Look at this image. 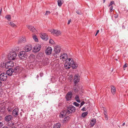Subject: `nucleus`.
Here are the masks:
<instances>
[{
	"mask_svg": "<svg viewBox=\"0 0 128 128\" xmlns=\"http://www.w3.org/2000/svg\"><path fill=\"white\" fill-rule=\"evenodd\" d=\"M64 66L65 68L66 69L70 68L71 66L73 68H76L77 67L78 65L74 62L72 59L69 58L66 60Z\"/></svg>",
	"mask_w": 128,
	"mask_h": 128,
	"instance_id": "1",
	"label": "nucleus"
},
{
	"mask_svg": "<svg viewBox=\"0 0 128 128\" xmlns=\"http://www.w3.org/2000/svg\"><path fill=\"white\" fill-rule=\"evenodd\" d=\"M16 64V63H14L12 61H9L6 63H4L1 64V66L3 68H6V69L8 68V70H9L10 68L11 67H13Z\"/></svg>",
	"mask_w": 128,
	"mask_h": 128,
	"instance_id": "2",
	"label": "nucleus"
},
{
	"mask_svg": "<svg viewBox=\"0 0 128 128\" xmlns=\"http://www.w3.org/2000/svg\"><path fill=\"white\" fill-rule=\"evenodd\" d=\"M9 70H8L6 72H20L23 71V68L19 66H16L14 69L11 68H10Z\"/></svg>",
	"mask_w": 128,
	"mask_h": 128,
	"instance_id": "3",
	"label": "nucleus"
},
{
	"mask_svg": "<svg viewBox=\"0 0 128 128\" xmlns=\"http://www.w3.org/2000/svg\"><path fill=\"white\" fill-rule=\"evenodd\" d=\"M16 54L14 52H10L8 56V59L10 60H13L16 58Z\"/></svg>",
	"mask_w": 128,
	"mask_h": 128,
	"instance_id": "4",
	"label": "nucleus"
},
{
	"mask_svg": "<svg viewBox=\"0 0 128 128\" xmlns=\"http://www.w3.org/2000/svg\"><path fill=\"white\" fill-rule=\"evenodd\" d=\"M76 110V108L74 106L72 105L69 106L67 108V113L70 114L74 112Z\"/></svg>",
	"mask_w": 128,
	"mask_h": 128,
	"instance_id": "5",
	"label": "nucleus"
},
{
	"mask_svg": "<svg viewBox=\"0 0 128 128\" xmlns=\"http://www.w3.org/2000/svg\"><path fill=\"white\" fill-rule=\"evenodd\" d=\"M49 31L52 34L57 36L60 35L62 34L61 31L57 30L52 29L50 30Z\"/></svg>",
	"mask_w": 128,
	"mask_h": 128,
	"instance_id": "6",
	"label": "nucleus"
},
{
	"mask_svg": "<svg viewBox=\"0 0 128 128\" xmlns=\"http://www.w3.org/2000/svg\"><path fill=\"white\" fill-rule=\"evenodd\" d=\"M61 50V48L60 46H56L54 49V50L55 52V53H54L53 54L54 57H56L57 56L56 54H58L60 53Z\"/></svg>",
	"mask_w": 128,
	"mask_h": 128,
	"instance_id": "7",
	"label": "nucleus"
},
{
	"mask_svg": "<svg viewBox=\"0 0 128 128\" xmlns=\"http://www.w3.org/2000/svg\"><path fill=\"white\" fill-rule=\"evenodd\" d=\"M80 88L78 84H74L73 87V89L74 91L75 92H80V90L81 92H80V93H81L83 92L82 90H80Z\"/></svg>",
	"mask_w": 128,
	"mask_h": 128,
	"instance_id": "8",
	"label": "nucleus"
},
{
	"mask_svg": "<svg viewBox=\"0 0 128 128\" xmlns=\"http://www.w3.org/2000/svg\"><path fill=\"white\" fill-rule=\"evenodd\" d=\"M19 56L21 59L25 60L26 58L27 54L25 52L22 51L20 52Z\"/></svg>",
	"mask_w": 128,
	"mask_h": 128,
	"instance_id": "9",
	"label": "nucleus"
},
{
	"mask_svg": "<svg viewBox=\"0 0 128 128\" xmlns=\"http://www.w3.org/2000/svg\"><path fill=\"white\" fill-rule=\"evenodd\" d=\"M7 75L6 73L2 72L0 75V79L1 81H4L6 80Z\"/></svg>",
	"mask_w": 128,
	"mask_h": 128,
	"instance_id": "10",
	"label": "nucleus"
},
{
	"mask_svg": "<svg viewBox=\"0 0 128 128\" xmlns=\"http://www.w3.org/2000/svg\"><path fill=\"white\" fill-rule=\"evenodd\" d=\"M80 76L78 75H75L74 76V84H77L80 81Z\"/></svg>",
	"mask_w": 128,
	"mask_h": 128,
	"instance_id": "11",
	"label": "nucleus"
},
{
	"mask_svg": "<svg viewBox=\"0 0 128 128\" xmlns=\"http://www.w3.org/2000/svg\"><path fill=\"white\" fill-rule=\"evenodd\" d=\"M72 94L71 92H68L66 96V98L67 101H69L72 98Z\"/></svg>",
	"mask_w": 128,
	"mask_h": 128,
	"instance_id": "12",
	"label": "nucleus"
},
{
	"mask_svg": "<svg viewBox=\"0 0 128 128\" xmlns=\"http://www.w3.org/2000/svg\"><path fill=\"white\" fill-rule=\"evenodd\" d=\"M40 46L39 44H37L33 48V52L35 53L38 52L40 50Z\"/></svg>",
	"mask_w": 128,
	"mask_h": 128,
	"instance_id": "13",
	"label": "nucleus"
},
{
	"mask_svg": "<svg viewBox=\"0 0 128 128\" xmlns=\"http://www.w3.org/2000/svg\"><path fill=\"white\" fill-rule=\"evenodd\" d=\"M41 38L43 40H47L48 39V35L45 33L41 34L40 35Z\"/></svg>",
	"mask_w": 128,
	"mask_h": 128,
	"instance_id": "14",
	"label": "nucleus"
},
{
	"mask_svg": "<svg viewBox=\"0 0 128 128\" xmlns=\"http://www.w3.org/2000/svg\"><path fill=\"white\" fill-rule=\"evenodd\" d=\"M52 49L51 47H49L47 48L45 50V53L47 55L50 54L52 52Z\"/></svg>",
	"mask_w": 128,
	"mask_h": 128,
	"instance_id": "15",
	"label": "nucleus"
},
{
	"mask_svg": "<svg viewBox=\"0 0 128 128\" xmlns=\"http://www.w3.org/2000/svg\"><path fill=\"white\" fill-rule=\"evenodd\" d=\"M19 109L18 108H15L13 110L12 112V115L15 117L17 116L18 115Z\"/></svg>",
	"mask_w": 128,
	"mask_h": 128,
	"instance_id": "16",
	"label": "nucleus"
},
{
	"mask_svg": "<svg viewBox=\"0 0 128 128\" xmlns=\"http://www.w3.org/2000/svg\"><path fill=\"white\" fill-rule=\"evenodd\" d=\"M26 26L28 29L32 32H35L36 31V29L33 26L28 25H27Z\"/></svg>",
	"mask_w": 128,
	"mask_h": 128,
	"instance_id": "17",
	"label": "nucleus"
},
{
	"mask_svg": "<svg viewBox=\"0 0 128 128\" xmlns=\"http://www.w3.org/2000/svg\"><path fill=\"white\" fill-rule=\"evenodd\" d=\"M67 55L66 54L63 53L60 56V59H62L63 61L65 60L67 58Z\"/></svg>",
	"mask_w": 128,
	"mask_h": 128,
	"instance_id": "18",
	"label": "nucleus"
},
{
	"mask_svg": "<svg viewBox=\"0 0 128 128\" xmlns=\"http://www.w3.org/2000/svg\"><path fill=\"white\" fill-rule=\"evenodd\" d=\"M26 38L24 37H21L19 38L18 41V43H24L26 42Z\"/></svg>",
	"mask_w": 128,
	"mask_h": 128,
	"instance_id": "19",
	"label": "nucleus"
},
{
	"mask_svg": "<svg viewBox=\"0 0 128 128\" xmlns=\"http://www.w3.org/2000/svg\"><path fill=\"white\" fill-rule=\"evenodd\" d=\"M32 46L31 45L27 46L25 47L24 50L26 52H28L30 51L32 49Z\"/></svg>",
	"mask_w": 128,
	"mask_h": 128,
	"instance_id": "20",
	"label": "nucleus"
},
{
	"mask_svg": "<svg viewBox=\"0 0 128 128\" xmlns=\"http://www.w3.org/2000/svg\"><path fill=\"white\" fill-rule=\"evenodd\" d=\"M110 87L111 88V92L113 95H114L116 93V88L113 85L111 86Z\"/></svg>",
	"mask_w": 128,
	"mask_h": 128,
	"instance_id": "21",
	"label": "nucleus"
},
{
	"mask_svg": "<svg viewBox=\"0 0 128 128\" xmlns=\"http://www.w3.org/2000/svg\"><path fill=\"white\" fill-rule=\"evenodd\" d=\"M12 116L11 115L6 116L5 118V120L7 122H9L12 118Z\"/></svg>",
	"mask_w": 128,
	"mask_h": 128,
	"instance_id": "22",
	"label": "nucleus"
},
{
	"mask_svg": "<svg viewBox=\"0 0 128 128\" xmlns=\"http://www.w3.org/2000/svg\"><path fill=\"white\" fill-rule=\"evenodd\" d=\"M67 111L66 112L65 110L62 111L60 112V118H63L64 117L66 114Z\"/></svg>",
	"mask_w": 128,
	"mask_h": 128,
	"instance_id": "23",
	"label": "nucleus"
},
{
	"mask_svg": "<svg viewBox=\"0 0 128 128\" xmlns=\"http://www.w3.org/2000/svg\"><path fill=\"white\" fill-rule=\"evenodd\" d=\"M96 122V120L94 118H92L91 120L90 125L92 126H93L95 124Z\"/></svg>",
	"mask_w": 128,
	"mask_h": 128,
	"instance_id": "24",
	"label": "nucleus"
},
{
	"mask_svg": "<svg viewBox=\"0 0 128 128\" xmlns=\"http://www.w3.org/2000/svg\"><path fill=\"white\" fill-rule=\"evenodd\" d=\"M70 118L68 116L66 117L64 119L63 122V123H64L67 122L68 120L70 119Z\"/></svg>",
	"mask_w": 128,
	"mask_h": 128,
	"instance_id": "25",
	"label": "nucleus"
},
{
	"mask_svg": "<svg viewBox=\"0 0 128 128\" xmlns=\"http://www.w3.org/2000/svg\"><path fill=\"white\" fill-rule=\"evenodd\" d=\"M58 6H60L64 3L63 0H58Z\"/></svg>",
	"mask_w": 128,
	"mask_h": 128,
	"instance_id": "26",
	"label": "nucleus"
},
{
	"mask_svg": "<svg viewBox=\"0 0 128 128\" xmlns=\"http://www.w3.org/2000/svg\"><path fill=\"white\" fill-rule=\"evenodd\" d=\"M61 124L59 123H58L56 124L54 126L53 128H60V127Z\"/></svg>",
	"mask_w": 128,
	"mask_h": 128,
	"instance_id": "27",
	"label": "nucleus"
},
{
	"mask_svg": "<svg viewBox=\"0 0 128 128\" xmlns=\"http://www.w3.org/2000/svg\"><path fill=\"white\" fill-rule=\"evenodd\" d=\"M75 99L76 101L78 102V103H80V100L79 99V97L78 95H77L76 96Z\"/></svg>",
	"mask_w": 128,
	"mask_h": 128,
	"instance_id": "28",
	"label": "nucleus"
},
{
	"mask_svg": "<svg viewBox=\"0 0 128 128\" xmlns=\"http://www.w3.org/2000/svg\"><path fill=\"white\" fill-rule=\"evenodd\" d=\"M48 59L47 58H45L43 60V62L44 64H47L49 62L48 61Z\"/></svg>",
	"mask_w": 128,
	"mask_h": 128,
	"instance_id": "29",
	"label": "nucleus"
},
{
	"mask_svg": "<svg viewBox=\"0 0 128 128\" xmlns=\"http://www.w3.org/2000/svg\"><path fill=\"white\" fill-rule=\"evenodd\" d=\"M88 112H84L82 113V114L81 116L82 117H84L86 116L87 114H88Z\"/></svg>",
	"mask_w": 128,
	"mask_h": 128,
	"instance_id": "30",
	"label": "nucleus"
},
{
	"mask_svg": "<svg viewBox=\"0 0 128 128\" xmlns=\"http://www.w3.org/2000/svg\"><path fill=\"white\" fill-rule=\"evenodd\" d=\"M5 18L8 20H10L11 19V16L9 15H7L6 16Z\"/></svg>",
	"mask_w": 128,
	"mask_h": 128,
	"instance_id": "31",
	"label": "nucleus"
},
{
	"mask_svg": "<svg viewBox=\"0 0 128 128\" xmlns=\"http://www.w3.org/2000/svg\"><path fill=\"white\" fill-rule=\"evenodd\" d=\"M33 38L35 41L36 42H37L38 41V40L37 38V36L35 35H34L33 36Z\"/></svg>",
	"mask_w": 128,
	"mask_h": 128,
	"instance_id": "32",
	"label": "nucleus"
},
{
	"mask_svg": "<svg viewBox=\"0 0 128 128\" xmlns=\"http://www.w3.org/2000/svg\"><path fill=\"white\" fill-rule=\"evenodd\" d=\"M73 105L76 107H78L80 106V104L76 102H74L73 104Z\"/></svg>",
	"mask_w": 128,
	"mask_h": 128,
	"instance_id": "33",
	"label": "nucleus"
},
{
	"mask_svg": "<svg viewBox=\"0 0 128 128\" xmlns=\"http://www.w3.org/2000/svg\"><path fill=\"white\" fill-rule=\"evenodd\" d=\"M9 24L12 27H14L16 26L15 24L12 22H10Z\"/></svg>",
	"mask_w": 128,
	"mask_h": 128,
	"instance_id": "34",
	"label": "nucleus"
},
{
	"mask_svg": "<svg viewBox=\"0 0 128 128\" xmlns=\"http://www.w3.org/2000/svg\"><path fill=\"white\" fill-rule=\"evenodd\" d=\"M49 43L51 44H53L54 43V41L52 39H50L49 40Z\"/></svg>",
	"mask_w": 128,
	"mask_h": 128,
	"instance_id": "35",
	"label": "nucleus"
},
{
	"mask_svg": "<svg viewBox=\"0 0 128 128\" xmlns=\"http://www.w3.org/2000/svg\"><path fill=\"white\" fill-rule=\"evenodd\" d=\"M12 109L10 107H8L7 108L9 112H11L12 111Z\"/></svg>",
	"mask_w": 128,
	"mask_h": 128,
	"instance_id": "36",
	"label": "nucleus"
},
{
	"mask_svg": "<svg viewBox=\"0 0 128 128\" xmlns=\"http://www.w3.org/2000/svg\"><path fill=\"white\" fill-rule=\"evenodd\" d=\"M50 14V12L49 11H47L46 12V13L44 15L45 16H47L49 14Z\"/></svg>",
	"mask_w": 128,
	"mask_h": 128,
	"instance_id": "37",
	"label": "nucleus"
},
{
	"mask_svg": "<svg viewBox=\"0 0 128 128\" xmlns=\"http://www.w3.org/2000/svg\"><path fill=\"white\" fill-rule=\"evenodd\" d=\"M114 4V2L113 1H111L110 4L108 6L110 7V6L112 5V4Z\"/></svg>",
	"mask_w": 128,
	"mask_h": 128,
	"instance_id": "38",
	"label": "nucleus"
},
{
	"mask_svg": "<svg viewBox=\"0 0 128 128\" xmlns=\"http://www.w3.org/2000/svg\"><path fill=\"white\" fill-rule=\"evenodd\" d=\"M13 72H5V73H6L9 76H11L12 75V73Z\"/></svg>",
	"mask_w": 128,
	"mask_h": 128,
	"instance_id": "39",
	"label": "nucleus"
},
{
	"mask_svg": "<svg viewBox=\"0 0 128 128\" xmlns=\"http://www.w3.org/2000/svg\"><path fill=\"white\" fill-rule=\"evenodd\" d=\"M76 12L78 14L80 15L81 14V13L80 12L79 10H76Z\"/></svg>",
	"mask_w": 128,
	"mask_h": 128,
	"instance_id": "40",
	"label": "nucleus"
},
{
	"mask_svg": "<svg viewBox=\"0 0 128 128\" xmlns=\"http://www.w3.org/2000/svg\"><path fill=\"white\" fill-rule=\"evenodd\" d=\"M85 103L84 102V101H82V102L80 104V108Z\"/></svg>",
	"mask_w": 128,
	"mask_h": 128,
	"instance_id": "41",
	"label": "nucleus"
},
{
	"mask_svg": "<svg viewBox=\"0 0 128 128\" xmlns=\"http://www.w3.org/2000/svg\"><path fill=\"white\" fill-rule=\"evenodd\" d=\"M86 110L85 107H84L81 110H82L83 111H86Z\"/></svg>",
	"mask_w": 128,
	"mask_h": 128,
	"instance_id": "42",
	"label": "nucleus"
},
{
	"mask_svg": "<svg viewBox=\"0 0 128 128\" xmlns=\"http://www.w3.org/2000/svg\"><path fill=\"white\" fill-rule=\"evenodd\" d=\"M113 8V6H111L110 8V12H112Z\"/></svg>",
	"mask_w": 128,
	"mask_h": 128,
	"instance_id": "43",
	"label": "nucleus"
},
{
	"mask_svg": "<svg viewBox=\"0 0 128 128\" xmlns=\"http://www.w3.org/2000/svg\"><path fill=\"white\" fill-rule=\"evenodd\" d=\"M104 116L106 120H108V117L107 115Z\"/></svg>",
	"mask_w": 128,
	"mask_h": 128,
	"instance_id": "44",
	"label": "nucleus"
},
{
	"mask_svg": "<svg viewBox=\"0 0 128 128\" xmlns=\"http://www.w3.org/2000/svg\"><path fill=\"white\" fill-rule=\"evenodd\" d=\"M3 125V124L2 122H0V128H1L2 127V126Z\"/></svg>",
	"mask_w": 128,
	"mask_h": 128,
	"instance_id": "45",
	"label": "nucleus"
},
{
	"mask_svg": "<svg viewBox=\"0 0 128 128\" xmlns=\"http://www.w3.org/2000/svg\"><path fill=\"white\" fill-rule=\"evenodd\" d=\"M40 77H42L43 76V73L42 72H40Z\"/></svg>",
	"mask_w": 128,
	"mask_h": 128,
	"instance_id": "46",
	"label": "nucleus"
},
{
	"mask_svg": "<svg viewBox=\"0 0 128 128\" xmlns=\"http://www.w3.org/2000/svg\"><path fill=\"white\" fill-rule=\"evenodd\" d=\"M71 21V19H70L69 20L68 23V24H69L70 23V22Z\"/></svg>",
	"mask_w": 128,
	"mask_h": 128,
	"instance_id": "47",
	"label": "nucleus"
},
{
	"mask_svg": "<svg viewBox=\"0 0 128 128\" xmlns=\"http://www.w3.org/2000/svg\"><path fill=\"white\" fill-rule=\"evenodd\" d=\"M2 90L0 88V95L2 94Z\"/></svg>",
	"mask_w": 128,
	"mask_h": 128,
	"instance_id": "48",
	"label": "nucleus"
},
{
	"mask_svg": "<svg viewBox=\"0 0 128 128\" xmlns=\"http://www.w3.org/2000/svg\"><path fill=\"white\" fill-rule=\"evenodd\" d=\"M127 67V65H126V64H125L124 65V66H123V67L124 68H126V67Z\"/></svg>",
	"mask_w": 128,
	"mask_h": 128,
	"instance_id": "49",
	"label": "nucleus"
},
{
	"mask_svg": "<svg viewBox=\"0 0 128 128\" xmlns=\"http://www.w3.org/2000/svg\"><path fill=\"white\" fill-rule=\"evenodd\" d=\"M104 116L107 115L106 112L105 111L104 112Z\"/></svg>",
	"mask_w": 128,
	"mask_h": 128,
	"instance_id": "50",
	"label": "nucleus"
},
{
	"mask_svg": "<svg viewBox=\"0 0 128 128\" xmlns=\"http://www.w3.org/2000/svg\"><path fill=\"white\" fill-rule=\"evenodd\" d=\"M43 53H41L39 55V56H42L43 55Z\"/></svg>",
	"mask_w": 128,
	"mask_h": 128,
	"instance_id": "51",
	"label": "nucleus"
},
{
	"mask_svg": "<svg viewBox=\"0 0 128 128\" xmlns=\"http://www.w3.org/2000/svg\"><path fill=\"white\" fill-rule=\"evenodd\" d=\"M56 78V77H54L53 76V77L52 78H51V79L52 80L53 79V78H55V80L56 81V78Z\"/></svg>",
	"mask_w": 128,
	"mask_h": 128,
	"instance_id": "52",
	"label": "nucleus"
},
{
	"mask_svg": "<svg viewBox=\"0 0 128 128\" xmlns=\"http://www.w3.org/2000/svg\"><path fill=\"white\" fill-rule=\"evenodd\" d=\"M2 8L1 9L0 11V14H1V13L2 12Z\"/></svg>",
	"mask_w": 128,
	"mask_h": 128,
	"instance_id": "53",
	"label": "nucleus"
},
{
	"mask_svg": "<svg viewBox=\"0 0 128 128\" xmlns=\"http://www.w3.org/2000/svg\"><path fill=\"white\" fill-rule=\"evenodd\" d=\"M99 32V30H98L97 31V32H96V34H97Z\"/></svg>",
	"mask_w": 128,
	"mask_h": 128,
	"instance_id": "54",
	"label": "nucleus"
},
{
	"mask_svg": "<svg viewBox=\"0 0 128 128\" xmlns=\"http://www.w3.org/2000/svg\"><path fill=\"white\" fill-rule=\"evenodd\" d=\"M2 82H1V81L0 80V87L2 85Z\"/></svg>",
	"mask_w": 128,
	"mask_h": 128,
	"instance_id": "55",
	"label": "nucleus"
},
{
	"mask_svg": "<svg viewBox=\"0 0 128 128\" xmlns=\"http://www.w3.org/2000/svg\"><path fill=\"white\" fill-rule=\"evenodd\" d=\"M125 124V122H124V123H123L122 124V126H124Z\"/></svg>",
	"mask_w": 128,
	"mask_h": 128,
	"instance_id": "56",
	"label": "nucleus"
},
{
	"mask_svg": "<svg viewBox=\"0 0 128 128\" xmlns=\"http://www.w3.org/2000/svg\"><path fill=\"white\" fill-rule=\"evenodd\" d=\"M2 128H8L6 126V127H3Z\"/></svg>",
	"mask_w": 128,
	"mask_h": 128,
	"instance_id": "57",
	"label": "nucleus"
},
{
	"mask_svg": "<svg viewBox=\"0 0 128 128\" xmlns=\"http://www.w3.org/2000/svg\"><path fill=\"white\" fill-rule=\"evenodd\" d=\"M39 77V75H37V76H36V77L37 78H38Z\"/></svg>",
	"mask_w": 128,
	"mask_h": 128,
	"instance_id": "58",
	"label": "nucleus"
},
{
	"mask_svg": "<svg viewBox=\"0 0 128 128\" xmlns=\"http://www.w3.org/2000/svg\"><path fill=\"white\" fill-rule=\"evenodd\" d=\"M122 28H124L125 27H124V26H123L122 27Z\"/></svg>",
	"mask_w": 128,
	"mask_h": 128,
	"instance_id": "59",
	"label": "nucleus"
},
{
	"mask_svg": "<svg viewBox=\"0 0 128 128\" xmlns=\"http://www.w3.org/2000/svg\"><path fill=\"white\" fill-rule=\"evenodd\" d=\"M106 0H104V2Z\"/></svg>",
	"mask_w": 128,
	"mask_h": 128,
	"instance_id": "60",
	"label": "nucleus"
},
{
	"mask_svg": "<svg viewBox=\"0 0 128 128\" xmlns=\"http://www.w3.org/2000/svg\"><path fill=\"white\" fill-rule=\"evenodd\" d=\"M12 128H16L15 127H12Z\"/></svg>",
	"mask_w": 128,
	"mask_h": 128,
	"instance_id": "61",
	"label": "nucleus"
},
{
	"mask_svg": "<svg viewBox=\"0 0 128 128\" xmlns=\"http://www.w3.org/2000/svg\"><path fill=\"white\" fill-rule=\"evenodd\" d=\"M12 124L13 125V126H14V123H12Z\"/></svg>",
	"mask_w": 128,
	"mask_h": 128,
	"instance_id": "62",
	"label": "nucleus"
},
{
	"mask_svg": "<svg viewBox=\"0 0 128 128\" xmlns=\"http://www.w3.org/2000/svg\"><path fill=\"white\" fill-rule=\"evenodd\" d=\"M97 35V34H96H96H95V36H96V35Z\"/></svg>",
	"mask_w": 128,
	"mask_h": 128,
	"instance_id": "63",
	"label": "nucleus"
},
{
	"mask_svg": "<svg viewBox=\"0 0 128 128\" xmlns=\"http://www.w3.org/2000/svg\"><path fill=\"white\" fill-rule=\"evenodd\" d=\"M115 60H117V59H115Z\"/></svg>",
	"mask_w": 128,
	"mask_h": 128,
	"instance_id": "64",
	"label": "nucleus"
}]
</instances>
